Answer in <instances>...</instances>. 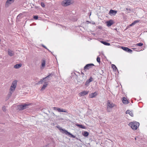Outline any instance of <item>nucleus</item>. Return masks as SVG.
<instances>
[{"label":"nucleus","instance_id":"28","mask_svg":"<svg viewBox=\"0 0 147 147\" xmlns=\"http://www.w3.org/2000/svg\"><path fill=\"white\" fill-rule=\"evenodd\" d=\"M111 108L107 107V112H110L111 111Z\"/></svg>","mask_w":147,"mask_h":147},{"label":"nucleus","instance_id":"45","mask_svg":"<svg viewBox=\"0 0 147 147\" xmlns=\"http://www.w3.org/2000/svg\"><path fill=\"white\" fill-rule=\"evenodd\" d=\"M135 140H136V138L135 137Z\"/></svg>","mask_w":147,"mask_h":147},{"label":"nucleus","instance_id":"12","mask_svg":"<svg viewBox=\"0 0 147 147\" xmlns=\"http://www.w3.org/2000/svg\"><path fill=\"white\" fill-rule=\"evenodd\" d=\"M97 95V93L96 92L89 94V97L90 98H93L96 97Z\"/></svg>","mask_w":147,"mask_h":147},{"label":"nucleus","instance_id":"34","mask_svg":"<svg viewBox=\"0 0 147 147\" xmlns=\"http://www.w3.org/2000/svg\"><path fill=\"white\" fill-rule=\"evenodd\" d=\"M38 17L37 16H34L33 17V18L34 19L36 20L38 19Z\"/></svg>","mask_w":147,"mask_h":147},{"label":"nucleus","instance_id":"7","mask_svg":"<svg viewBox=\"0 0 147 147\" xmlns=\"http://www.w3.org/2000/svg\"><path fill=\"white\" fill-rule=\"evenodd\" d=\"M94 66V64L92 63L88 64L86 65L84 67V70L86 71V69H88L91 68L92 66Z\"/></svg>","mask_w":147,"mask_h":147},{"label":"nucleus","instance_id":"10","mask_svg":"<svg viewBox=\"0 0 147 147\" xmlns=\"http://www.w3.org/2000/svg\"><path fill=\"white\" fill-rule=\"evenodd\" d=\"M89 93L88 91H83L79 93L80 96H83L88 94Z\"/></svg>","mask_w":147,"mask_h":147},{"label":"nucleus","instance_id":"40","mask_svg":"<svg viewBox=\"0 0 147 147\" xmlns=\"http://www.w3.org/2000/svg\"><path fill=\"white\" fill-rule=\"evenodd\" d=\"M21 16V14H19L17 16V18H18H18H20V17Z\"/></svg>","mask_w":147,"mask_h":147},{"label":"nucleus","instance_id":"44","mask_svg":"<svg viewBox=\"0 0 147 147\" xmlns=\"http://www.w3.org/2000/svg\"><path fill=\"white\" fill-rule=\"evenodd\" d=\"M81 74H82V75H84V74L83 72H81Z\"/></svg>","mask_w":147,"mask_h":147},{"label":"nucleus","instance_id":"32","mask_svg":"<svg viewBox=\"0 0 147 147\" xmlns=\"http://www.w3.org/2000/svg\"><path fill=\"white\" fill-rule=\"evenodd\" d=\"M96 60L98 62L100 63V58L98 57L96 59Z\"/></svg>","mask_w":147,"mask_h":147},{"label":"nucleus","instance_id":"41","mask_svg":"<svg viewBox=\"0 0 147 147\" xmlns=\"http://www.w3.org/2000/svg\"><path fill=\"white\" fill-rule=\"evenodd\" d=\"M80 124H77L76 125L78 127H80Z\"/></svg>","mask_w":147,"mask_h":147},{"label":"nucleus","instance_id":"29","mask_svg":"<svg viewBox=\"0 0 147 147\" xmlns=\"http://www.w3.org/2000/svg\"><path fill=\"white\" fill-rule=\"evenodd\" d=\"M143 45V43H139L137 44L136 45L138 46H142Z\"/></svg>","mask_w":147,"mask_h":147},{"label":"nucleus","instance_id":"22","mask_svg":"<svg viewBox=\"0 0 147 147\" xmlns=\"http://www.w3.org/2000/svg\"><path fill=\"white\" fill-rule=\"evenodd\" d=\"M53 76V74H49L48 76H47L45 78L46 79H48V80H50L48 79V78H50V77H52Z\"/></svg>","mask_w":147,"mask_h":147},{"label":"nucleus","instance_id":"36","mask_svg":"<svg viewBox=\"0 0 147 147\" xmlns=\"http://www.w3.org/2000/svg\"><path fill=\"white\" fill-rule=\"evenodd\" d=\"M41 5L42 7H44L45 6V5L44 3L43 2H41Z\"/></svg>","mask_w":147,"mask_h":147},{"label":"nucleus","instance_id":"23","mask_svg":"<svg viewBox=\"0 0 147 147\" xmlns=\"http://www.w3.org/2000/svg\"><path fill=\"white\" fill-rule=\"evenodd\" d=\"M45 78H43L42 79L40 80L38 82V83L39 84L42 83L44 80L45 81L46 80H45Z\"/></svg>","mask_w":147,"mask_h":147},{"label":"nucleus","instance_id":"19","mask_svg":"<svg viewBox=\"0 0 147 147\" xmlns=\"http://www.w3.org/2000/svg\"><path fill=\"white\" fill-rule=\"evenodd\" d=\"M101 42L105 45L109 46L110 45V44L109 43H108L105 41H102Z\"/></svg>","mask_w":147,"mask_h":147},{"label":"nucleus","instance_id":"25","mask_svg":"<svg viewBox=\"0 0 147 147\" xmlns=\"http://www.w3.org/2000/svg\"><path fill=\"white\" fill-rule=\"evenodd\" d=\"M121 49L127 52V50L128 49V48L126 47H121Z\"/></svg>","mask_w":147,"mask_h":147},{"label":"nucleus","instance_id":"3","mask_svg":"<svg viewBox=\"0 0 147 147\" xmlns=\"http://www.w3.org/2000/svg\"><path fill=\"white\" fill-rule=\"evenodd\" d=\"M71 4L70 0H65L63 1L61 3L62 5L64 6H66Z\"/></svg>","mask_w":147,"mask_h":147},{"label":"nucleus","instance_id":"11","mask_svg":"<svg viewBox=\"0 0 147 147\" xmlns=\"http://www.w3.org/2000/svg\"><path fill=\"white\" fill-rule=\"evenodd\" d=\"M117 12V11L111 9L109 11V14L111 15L115 16Z\"/></svg>","mask_w":147,"mask_h":147},{"label":"nucleus","instance_id":"17","mask_svg":"<svg viewBox=\"0 0 147 147\" xmlns=\"http://www.w3.org/2000/svg\"><path fill=\"white\" fill-rule=\"evenodd\" d=\"M48 85V84L47 82H45V84L43 85L41 88V90L42 91L45 90V88L47 87Z\"/></svg>","mask_w":147,"mask_h":147},{"label":"nucleus","instance_id":"24","mask_svg":"<svg viewBox=\"0 0 147 147\" xmlns=\"http://www.w3.org/2000/svg\"><path fill=\"white\" fill-rule=\"evenodd\" d=\"M111 67L114 70H116V69H117V67L115 65L112 64Z\"/></svg>","mask_w":147,"mask_h":147},{"label":"nucleus","instance_id":"8","mask_svg":"<svg viewBox=\"0 0 147 147\" xmlns=\"http://www.w3.org/2000/svg\"><path fill=\"white\" fill-rule=\"evenodd\" d=\"M114 104H113L111 102H110L109 100L108 101L107 105V107H110V108H112L114 107Z\"/></svg>","mask_w":147,"mask_h":147},{"label":"nucleus","instance_id":"14","mask_svg":"<svg viewBox=\"0 0 147 147\" xmlns=\"http://www.w3.org/2000/svg\"><path fill=\"white\" fill-rule=\"evenodd\" d=\"M58 111L59 112H63L66 113H68L67 111L66 110L64 109H61L59 108V109H58Z\"/></svg>","mask_w":147,"mask_h":147},{"label":"nucleus","instance_id":"27","mask_svg":"<svg viewBox=\"0 0 147 147\" xmlns=\"http://www.w3.org/2000/svg\"><path fill=\"white\" fill-rule=\"evenodd\" d=\"M90 83V82L88 80L86 81L85 84V86H88L89 85V84Z\"/></svg>","mask_w":147,"mask_h":147},{"label":"nucleus","instance_id":"2","mask_svg":"<svg viewBox=\"0 0 147 147\" xmlns=\"http://www.w3.org/2000/svg\"><path fill=\"white\" fill-rule=\"evenodd\" d=\"M17 81L15 80L13 81L11 84V86L10 88V90L13 92L16 88L17 85Z\"/></svg>","mask_w":147,"mask_h":147},{"label":"nucleus","instance_id":"38","mask_svg":"<svg viewBox=\"0 0 147 147\" xmlns=\"http://www.w3.org/2000/svg\"><path fill=\"white\" fill-rule=\"evenodd\" d=\"M2 109L4 111H6V107H5V106H4L2 108Z\"/></svg>","mask_w":147,"mask_h":147},{"label":"nucleus","instance_id":"43","mask_svg":"<svg viewBox=\"0 0 147 147\" xmlns=\"http://www.w3.org/2000/svg\"><path fill=\"white\" fill-rule=\"evenodd\" d=\"M98 28H99V29H100L102 28V27H101V26H99L98 27Z\"/></svg>","mask_w":147,"mask_h":147},{"label":"nucleus","instance_id":"9","mask_svg":"<svg viewBox=\"0 0 147 147\" xmlns=\"http://www.w3.org/2000/svg\"><path fill=\"white\" fill-rule=\"evenodd\" d=\"M114 22L112 20H110L106 22L107 25L108 27L111 26L112 25L114 24Z\"/></svg>","mask_w":147,"mask_h":147},{"label":"nucleus","instance_id":"33","mask_svg":"<svg viewBox=\"0 0 147 147\" xmlns=\"http://www.w3.org/2000/svg\"><path fill=\"white\" fill-rule=\"evenodd\" d=\"M140 22V20H135L134 22V23L135 24H136L137 23H138V22Z\"/></svg>","mask_w":147,"mask_h":147},{"label":"nucleus","instance_id":"21","mask_svg":"<svg viewBox=\"0 0 147 147\" xmlns=\"http://www.w3.org/2000/svg\"><path fill=\"white\" fill-rule=\"evenodd\" d=\"M89 134V133L86 131H84L83 133V135L85 137H87L88 136Z\"/></svg>","mask_w":147,"mask_h":147},{"label":"nucleus","instance_id":"20","mask_svg":"<svg viewBox=\"0 0 147 147\" xmlns=\"http://www.w3.org/2000/svg\"><path fill=\"white\" fill-rule=\"evenodd\" d=\"M42 63V66L43 67H44L45 65V64H46V61L45 60H42V61L41 62Z\"/></svg>","mask_w":147,"mask_h":147},{"label":"nucleus","instance_id":"26","mask_svg":"<svg viewBox=\"0 0 147 147\" xmlns=\"http://www.w3.org/2000/svg\"><path fill=\"white\" fill-rule=\"evenodd\" d=\"M42 46L44 47V48H45V49H46L47 50L49 51V52H51V53H52V52L50 51L48 49H47V48L44 45H42Z\"/></svg>","mask_w":147,"mask_h":147},{"label":"nucleus","instance_id":"42","mask_svg":"<svg viewBox=\"0 0 147 147\" xmlns=\"http://www.w3.org/2000/svg\"><path fill=\"white\" fill-rule=\"evenodd\" d=\"M135 25V24L134 23V22H133L132 23H131L130 25V26H131L132 25Z\"/></svg>","mask_w":147,"mask_h":147},{"label":"nucleus","instance_id":"1","mask_svg":"<svg viewBox=\"0 0 147 147\" xmlns=\"http://www.w3.org/2000/svg\"><path fill=\"white\" fill-rule=\"evenodd\" d=\"M133 130H136L139 125V123L137 122H133L130 123L129 124Z\"/></svg>","mask_w":147,"mask_h":147},{"label":"nucleus","instance_id":"18","mask_svg":"<svg viewBox=\"0 0 147 147\" xmlns=\"http://www.w3.org/2000/svg\"><path fill=\"white\" fill-rule=\"evenodd\" d=\"M22 66V64H18L14 65V67L16 69H18L20 67Z\"/></svg>","mask_w":147,"mask_h":147},{"label":"nucleus","instance_id":"35","mask_svg":"<svg viewBox=\"0 0 147 147\" xmlns=\"http://www.w3.org/2000/svg\"><path fill=\"white\" fill-rule=\"evenodd\" d=\"M59 108V107H54L53 108V110H54L58 111V109Z\"/></svg>","mask_w":147,"mask_h":147},{"label":"nucleus","instance_id":"31","mask_svg":"<svg viewBox=\"0 0 147 147\" xmlns=\"http://www.w3.org/2000/svg\"><path fill=\"white\" fill-rule=\"evenodd\" d=\"M80 128L82 129H85L86 127L85 126L82 125L80 124Z\"/></svg>","mask_w":147,"mask_h":147},{"label":"nucleus","instance_id":"15","mask_svg":"<svg viewBox=\"0 0 147 147\" xmlns=\"http://www.w3.org/2000/svg\"><path fill=\"white\" fill-rule=\"evenodd\" d=\"M126 113L129 114L131 117L134 116V114L132 111H130L129 110H127L126 111Z\"/></svg>","mask_w":147,"mask_h":147},{"label":"nucleus","instance_id":"37","mask_svg":"<svg viewBox=\"0 0 147 147\" xmlns=\"http://www.w3.org/2000/svg\"><path fill=\"white\" fill-rule=\"evenodd\" d=\"M132 52V50H131V49H130L128 48V49L127 50V52H128V53H131Z\"/></svg>","mask_w":147,"mask_h":147},{"label":"nucleus","instance_id":"6","mask_svg":"<svg viewBox=\"0 0 147 147\" xmlns=\"http://www.w3.org/2000/svg\"><path fill=\"white\" fill-rule=\"evenodd\" d=\"M15 0H7L6 2L5 7H8L11 4L13 3Z\"/></svg>","mask_w":147,"mask_h":147},{"label":"nucleus","instance_id":"4","mask_svg":"<svg viewBox=\"0 0 147 147\" xmlns=\"http://www.w3.org/2000/svg\"><path fill=\"white\" fill-rule=\"evenodd\" d=\"M28 105L25 103L23 105H19L18 106V108L20 110H22L27 108Z\"/></svg>","mask_w":147,"mask_h":147},{"label":"nucleus","instance_id":"39","mask_svg":"<svg viewBox=\"0 0 147 147\" xmlns=\"http://www.w3.org/2000/svg\"><path fill=\"white\" fill-rule=\"evenodd\" d=\"M13 92H12V91H10V92H9V94H8V95H9V96H10L11 95Z\"/></svg>","mask_w":147,"mask_h":147},{"label":"nucleus","instance_id":"16","mask_svg":"<svg viewBox=\"0 0 147 147\" xmlns=\"http://www.w3.org/2000/svg\"><path fill=\"white\" fill-rule=\"evenodd\" d=\"M122 102L123 103L126 104L128 103V102L127 99L125 97L123 98Z\"/></svg>","mask_w":147,"mask_h":147},{"label":"nucleus","instance_id":"5","mask_svg":"<svg viewBox=\"0 0 147 147\" xmlns=\"http://www.w3.org/2000/svg\"><path fill=\"white\" fill-rule=\"evenodd\" d=\"M61 130L63 131V133L65 134L66 135L68 136H69L70 137L72 138H75L76 136H75L72 135L71 134V133L69 132H68L67 130L64 129H61Z\"/></svg>","mask_w":147,"mask_h":147},{"label":"nucleus","instance_id":"30","mask_svg":"<svg viewBox=\"0 0 147 147\" xmlns=\"http://www.w3.org/2000/svg\"><path fill=\"white\" fill-rule=\"evenodd\" d=\"M88 80L90 82L93 81V79L92 77V76H91L90 77V78Z\"/></svg>","mask_w":147,"mask_h":147},{"label":"nucleus","instance_id":"13","mask_svg":"<svg viewBox=\"0 0 147 147\" xmlns=\"http://www.w3.org/2000/svg\"><path fill=\"white\" fill-rule=\"evenodd\" d=\"M8 55L10 56H12L14 55V52L10 49L8 50Z\"/></svg>","mask_w":147,"mask_h":147}]
</instances>
